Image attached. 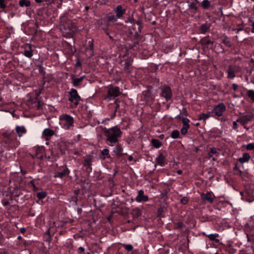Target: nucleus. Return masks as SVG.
I'll return each mask as SVG.
<instances>
[{"mask_svg": "<svg viewBox=\"0 0 254 254\" xmlns=\"http://www.w3.org/2000/svg\"><path fill=\"white\" fill-rule=\"evenodd\" d=\"M104 132L106 137V141L108 144L111 146L114 145L118 142V138L121 136L122 132L121 129L117 126L109 128H105Z\"/></svg>", "mask_w": 254, "mask_h": 254, "instance_id": "obj_1", "label": "nucleus"}, {"mask_svg": "<svg viewBox=\"0 0 254 254\" xmlns=\"http://www.w3.org/2000/svg\"><path fill=\"white\" fill-rule=\"evenodd\" d=\"M60 29L64 32L69 34L74 32L76 30L74 25L71 23V21L68 19L65 16L61 17Z\"/></svg>", "mask_w": 254, "mask_h": 254, "instance_id": "obj_2", "label": "nucleus"}, {"mask_svg": "<svg viewBox=\"0 0 254 254\" xmlns=\"http://www.w3.org/2000/svg\"><path fill=\"white\" fill-rule=\"evenodd\" d=\"M4 136L6 138V142L11 147L16 148L20 142L17 140L15 133L13 130L7 131L4 133Z\"/></svg>", "mask_w": 254, "mask_h": 254, "instance_id": "obj_3", "label": "nucleus"}, {"mask_svg": "<svg viewBox=\"0 0 254 254\" xmlns=\"http://www.w3.org/2000/svg\"><path fill=\"white\" fill-rule=\"evenodd\" d=\"M60 124L64 129H68L73 125V118L67 114H63L60 117Z\"/></svg>", "mask_w": 254, "mask_h": 254, "instance_id": "obj_4", "label": "nucleus"}, {"mask_svg": "<svg viewBox=\"0 0 254 254\" xmlns=\"http://www.w3.org/2000/svg\"><path fill=\"white\" fill-rule=\"evenodd\" d=\"M68 101L72 104V107H76L81 100L77 90L74 88H71L68 92Z\"/></svg>", "mask_w": 254, "mask_h": 254, "instance_id": "obj_5", "label": "nucleus"}, {"mask_svg": "<svg viewBox=\"0 0 254 254\" xmlns=\"http://www.w3.org/2000/svg\"><path fill=\"white\" fill-rule=\"evenodd\" d=\"M121 94L120 88L118 87H111L108 88L107 95L106 99L111 100L119 96Z\"/></svg>", "mask_w": 254, "mask_h": 254, "instance_id": "obj_6", "label": "nucleus"}, {"mask_svg": "<svg viewBox=\"0 0 254 254\" xmlns=\"http://www.w3.org/2000/svg\"><path fill=\"white\" fill-rule=\"evenodd\" d=\"M254 118L253 114H247L241 116L237 120V122L240 123L246 128L245 125L249 122L251 121Z\"/></svg>", "mask_w": 254, "mask_h": 254, "instance_id": "obj_7", "label": "nucleus"}, {"mask_svg": "<svg viewBox=\"0 0 254 254\" xmlns=\"http://www.w3.org/2000/svg\"><path fill=\"white\" fill-rule=\"evenodd\" d=\"M21 48L23 49L22 53L25 57L31 58L33 56V53L31 44L28 43L25 44Z\"/></svg>", "mask_w": 254, "mask_h": 254, "instance_id": "obj_8", "label": "nucleus"}, {"mask_svg": "<svg viewBox=\"0 0 254 254\" xmlns=\"http://www.w3.org/2000/svg\"><path fill=\"white\" fill-rule=\"evenodd\" d=\"M225 110L226 107L224 103H222L214 107L212 110V113H214L218 117H220L223 115Z\"/></svg>", "mask_w": 254, "mask_h": 254, "instance_id": "obj_9", "label": "nucleus"}, {"mask_svg": "<svg viewBox=\"0 0 254 254\" xmlns=\"http://www.w3.org/2000/svg\"><path fill=\"white\" fill-rule=\"evenodd\" d=\"M161 96L164 97L166 100L170 99L172 97V91L168 86H165L162 88Z\"/></svg>", "mask_w": 254, "mask_h": 254, "instance_id": "obj_10", "label": "nucleus"}, {"mask_svg": "<svg viewBox=\"0 0 254 254\" xmlns=\"http://www.w3.org/2000/svg\"><path fill=\"white\" fill-rule=\"evenodd\" d=\"M155 161L160 166H164L167 163L166 157L162 153H160L157 156Z\"/></svg>", "mask_w": 254, "mask_h": 254, "instance_id": "obj_11", "label": "nucleus"}, {"mask_svg": "<svg viewBox=\"0 0 254 254\" xmlns=\"http://www.w3.org/2000/svg\"><path fill=\"white\" fill-rule=\"evenodd\" d=\"M201 198L203 202H208L210 203L213 202V197L212 192H208L206 193H201Z\"/></svg>", "mask_w": 254, "mask_h": 254, "instance_id": "obj_12", "label": "nucleus"}, {"mask_svg": "<svg viewBox=\"0 0 254 254\" xmlns=\"http://www.w3.org/2000/svg\"><path fill=\"white\" fill-rule=\"evenodd\" d=\"M135 200L138 202H146L148 200V197L144 194V191L142 190L138 191V195L135 198Z\"/></svg>", "mask_w": 254, "mask_h": 254, "instance_id": "obj_13", "label": "nucleus"}, {"mask_svg": "<svg viewBox=\"0 0 254 254\" xmlns=\"http://www.w3.org/2000/svg\"><path fill=\"white\" fill-rule=\"evenodd\" d=\"M238 71L236 66H229L227 70V78L233 79L235 77V73Z\"/></svg>", "mask_w": 254, "mask_h": 254, "instance_id": "obj_14", "label": "nucleus"}, {"mask_svg": "<svg viewBox=\"0 0 254 254\" xmlns=\"http://www.w3.org/2000/svg\"><path fill=\"white\" fill-rule=\"evenodd\" d=\"M114 11L116 14V16L118 18H121L125 13V9L123 8L121 5H118L114 9Z\"/></svg>", "mask_w": 254, "mask_h": 254, "instance_id": "obj_15", "label": "nucleus"}, {"mask_svg": "<svg viewBox=\"0 0 254 254\" xmlns=\"http://www.w3.org/2000/svg\"><path fill=\"white\" fill-rule=\"evenodd\" d=\"M69 173V170L66 167H64L63 169L61 172H56L54 175L55 178H62L66 175H68Z\"/></svg>", "mask_w": 254, "mask_h": 254, "instance_id": "obj_16", "label": "nucleus"}, {"mask_svg": "<svg viewBox=\"0 0 254 254\" xmlns=\"http://www.w3.org/2000/svg\"><path fill=\"white\" fill-rule=\"evenodd\" d=\"M15 131L18 136L21 137L24 134H25L27 132V130L24 126H17L15 127Z\"/></svg>", "mask_w": 254, "mask_h": 254, "instance_id": "obj_17", "label": "nucleus"}, {"mask_svg": "<svg viewBox=\"0 0 254 254\" xmlns=\"http://www.w3.org/2000/svg\"><path fill=\"white\" fill-rule=\"evenodd\" d=\"M123 148L121 144H118L114 149V152L118 156L126 155L127 153H123Z\"/></svg>", "mask_w": 254, "mask_h": 254, "instance_id": "obj_18", "label": "nucleus"}, {"mask_svg": "<svg viewBox=\"0 0 254 254\" xmlns=\"http://www.w3.org/2000/svg\"><path fill=\"white\" fill-rule=\"evenodd\" d=\"M43 135L45 137L46 140H48L54 134V131L50 128H46L43 131Z\"/></svg>", "mask_w": 254, "mask_h": 254, "instance_id": "obj_19", "label": "nucleus"}, {"mask_svg": "<svg viewBox=\"0 0 254 254\" xmlns=\"http://www.w3.org/2000/svg\"><path fill=\"white\" fill-rule=\"evenodd\" d=\"M251 158V156L248 153H245L243 154V156L241 157H240L238 159L239 161L241 163H247L249 161Z\"/></svg>", "mask_w": 254, "mask_h": 254, "instance_id": "obj_20", "label": "nucleus"}, {"mask_svg": "<svg viewBox=\"0 0 254 254\" xmlns=\"http://www.w3.org/2000/svg\"><path fill=\"white\" fill-rule=\"evenodd\" d=\"M85 78V75H82L79 78L72 77V84L74 87H77L80 83Z\"/></svg>", "mask_w": 254, "mask_h": 254, "instance_id": "obj_21", "label": "nucleus"}, {"mask_svg": "<svg viewBox=\"0 0 254 254\" xmlns=\"http://www.w3.org/2000/svg\"><path fill=\"white\" fill-rule=\"evenodd\" d=\"M206 236L210 241H215L216 243L219 242V240L217 239L219 237V234L217 233L206 235Z\"/></svg>", "mask_w": 254, "mask_h": 254, "instance_id": "obj_22", "label": "nucleus"}, {"mask_svg": "<svg viewBox=\"0 0 254 254\" xmlns=\"http://www.w3.org/2000/svg\"><path fill=\"white\" fill-rule=\"evenodd\" d=\"M59 149L60 150L61 153H65V151L67 150V147L64 142H61L59 143Z\"/></svg>", "mask_w": 254, "mask_h": 254, "instance_id": "obj_23", "label": "nucleus"}, {"mask_svg": "<svg viewBox=\"0 0 254 254\" xmlns=\"http://www.w3.org/2000/svg\"><path fill=\"white\" fill-rule=\"evenodd\" d=\"M190 120L189 119L186 118H183L182 119V123H183V128L186 129L188 130V129L190 128L189 125Z\"/></svg>", "mask_w": 254, "mask_h": 254, "instance_id": "obj_24", "label": "nucleus"}, {"mask_svg": "<svg viewBox=\"0 0 254 254\" xmlns=\"http://www.w3.org/2000/svg\"><path fill=\"white\" fill-rule=\"evenodd\" d=\"M132 214L134 217H138L141 215V211L139 208L136 207L132 209Z\"/></svg>", "mask_w": 254, "mask_h": 254, "instance_id": "obj_25", "label": "nucleus"}, {"mask_svg": "<svg viewBox=\"0 0 254 254\" xmlns=\"http://www.w3.org/2000/svg\"><path fill=\"white\" fill-rule=\"evenodd\" d=\"M19 4L21 7H28L30 5V1L28 0H20Z\"/></svg>", "mask_w": 254, "mask_h": 254, "instance_id": "obj_26", "label": "nucleus"}, {"mask_svg": "<svg viewBox=\"0 0 254 254\" xmlns=\"http://www.w3.org/2000/svg\"><path fill=\"white\" fill-rule=\"evenodd\" d=\"M210 113H209L208 114L201 113L199 115L198 119L199 120H203L205 121L206 120L208 119L210 117Z\"/></svg>", "mask_w": 254, "mask_h": 254, "instance_id": "obj_27", "label": "nucleus"}, {"mask_svg": "<svg viewBox=\"0 0 254 254\" xmlns=\"http://www.w3.org/2000/svg\"><path fill=\"white\" fill-rule=\"evenodd\" d=\"M151 143H152L153 146L156 148H158L161 146V142L158 139H152Z\"/></svg>", "mask_w": 254, "mask_h": 254, "instance_id": "obj_28", "label": "nucleus"}, {"mask_svg": "<svg viewBox=\"0 0 254 254\" xmlns=\"http://www.w3.org/2000/svg\"><path fill=\"white\" fill-rule=\"evenodd\" d=\"M201 6L204 9H207L210 5V2L208 0H203L201 2Z\"/></svg>", "mask_w": 254, "mask_h": 254, "instance_id": "obj_29", "label": "nucleus"}, {"mask_svg": "<svg viewBox=\"0 0 254 254\" xmlns=\"http://www.w3.org/2000/svg\"><path fill=\"white\" fill-rule=\"evenodd\" d=\"M247 96L254 102V90L250 89L247 91Z\"/></svg>", "mask_w": 254, "mask_h": 254, "instance_id": "obj_30", "label": "nucleus"}, {"mask_svg": "<svg viewBox=\"0 0 254 254\" xmlns=\"http://www.w3.org/2000/svg\"><path fill=\"white\" fill-rule=\"evenodd\" d=\"M107 20L108 21H112L113 22H115L117 20V16H115L114 15H113V14L112 13H109L108 15H107Z\"/></svg>", "mask_w": 254, "mask_h": 254, "instance_id": "obj_31", "label": "nucleus"}, {"mask_svg": "<svg viewBox=\"0 0 254 254\" xmlns=\"http://www.w3.org/2000/svg\"><path fill=\"white\" fill-rule=\"evenodd\" d=\"M102 155L104 156V158H110V155H109V150L106 148H104L101 152Z\"/></svg>", "mask_w": 254, "mask_h": 254, "instance_id": "obj_32", "label": "nucleus"}, {"mask_svg": "<svg viewBox=\"0 0 254 254\" xmlns=\"http://www.w3.org/2000/svg\"><path fill=\"white\" fill-rule=\"evenodd\" d=\"M180 136V132L178 130H175L173 131L171 134V137L172 138H178Z\"/></svg>", "mask_w": 254, "mask_h": 254, "instance_id": "obj_33", "label": "nucleus"}, {"mask_svg": "<svg viewBox=\"0 0 254 254\" xmlns=\"http://www.w3.org/2000/svg\"><path fill=\"white\" fill-rule=\"evenodd\" d=\"M209 27L207 24H203L201 26L200 30L202 33H205L209 29Z\"/></svg>", "mask_w": 254, "mask_h": 254, "instance_id": "obj_34", "label": "nucleus"}, {"mask_svg": "<svg viewBox=\"0 0 254 254\" xmlns=\"http://www.w3.org/2000/svg\"><path fill=\"white\" fill-rule=\"evenodd\" d=\"M84 166H87L89 169H91L90 166L91 165V160L89 158H86L84 160L83 163Z\"/></svg>", "mask_w": 254, "mask_h": 254, "instance_id": "obj_35", "label": "nucleus"}, {"mask_svg": "<svg viewBox=\"0 0 254 254\" xmlns=\"http://www.w3.org/2000/svg\"><path fill=\"white\" fill-rule=\"evenodd\" d=\"M130 62L128 60H126V62L125 63V66H124V70L127 71V72H129V67L130 65Z\"/></svg>", "mask_w": 254, "mask_h": 254, "instance_id": "obj_36", "label": "nucleus"}, {"mask_svg": "<svg viewBox=\"0 0 254 254\" xmlns=\"http://www.w3.org/2000/svg\"><path fill=\"white\" fill-rule=\"evenodd\" d=\"M46 196V193L45 191L39 192L37 193V196L39 199L44 198Z\"/></svg>", "mask_w": 254, "mask_h": 254, "instance_id": "obj_37", "label": "nucleus"}, {"mask_svg": "<svg viewBox=\"0 0 254 254\" xmlns=\"http://www.w3.org/2000/svg\"><path fill=\"white\" fill-rule=\"evenodd\" d=\"M246 149L249 150H254V143H248L245 146Z\"/></svg>", "mask_w": 254, "mask_h": 254, "instance_id": "obj_38", "label": "nucleus"}, {"mask_svg": "<svg viewBox=\"0 0 254 254\" xmlns=\"http://www.w3.org/2000/svg\"><path fill=\"white\" fill-rule=\"evenodd\" d=\"M189 7L190 8L193 10L194 12H196L197 10V7L196 4L193 2H191L190 4H189Z\"/></svg>", "mask_w": 254, "mask_h": 254, "instance_id": "obj_39", "label": "nucleus"}, {"mask_svg": "<svg viewBox=\"0 0 254 254\" xmlns=\"http://www.w3.org/2000/svg\"><path fill=\"white\" fill-rule=\"evenodd\" d=\"M123 246L127 251H131L133 249V247L131 244H124Z\"/></svg>", "mask_w": 254, "mask_h": 254, "instance_id": "obj_40", "label": "nucleus"}, {"mask_svg": "<svg viewBox=\"0 0 254 254\" xmlns=\"http://www.w3.org/2000/svg\"><path fill=\"white\" fill-rule=\"evenodd\" d=\"M209 152H210V154H215L216 156H218L219 155V153L217 151L216 149L215 148H214V147L210 148V150H209Z\"/></svg>", "mask_w": 254, "mask_h": 254, "instance_id": "obj_41", "label": "nucleus"}, {"mask_svg": "<svg viewBox=\"0 0 254 254\" xmlns=\"http://www.w3.org/2000/svg\"><path fill=\"white\" fill-rule=\"evenodd\" d=\"M4 2L5 0H0V7L1 8H4L6 7Z\"/></svg>", "mask_w": 254, "mask_h": 254, "instance_id": "obj_42", "label": "nucleus"}, {"mask_svg": "<svg viewBox=\"0 0 254 254\" xmlns=\"http://www.w3.org/2000/svg\"><path fill=\"white\" fill-rule=\"evenodd\" d=\"M188 201V199L186 197H183L181 199V202L182 204H186L187 203Z\"/></svg>", "mask_w": 254, "mask_h": 254, "instance_id": "obj_43", "label": "nucleus"}, {"mask_svg": "<svg viewBox=\"0 0 254 254\" xmlns=\"http://www.w3.org/2000/svg\"><path fill=\"white\" fill-rule=\"evenodd\" d=\"M238 122H237V120L236 121L233 122V129H234V130L237 129V128L238 127V124H237Z\"/></svg>", "mask_w": 254, "mask_h": 254, "instance_id": "obj_44", "label": "nucleus"}, {"mask_svg": "<svg viewBox=\"0 0 254 254\" xmlns=\"http://www.w3.org/2000/svg\"><path fill=\"white\" fill-rule=\"evenodd\" d=\"M1 202L3 206H7V205H9V202L8 201L4 200V199H2L1 200Z\"/></svg>", "mask_w": 254, "mask_h": 254, "instance_id": "obj_45", "label": "nucleus"}, {"mask_svg": "<svg viewBox=\"0 0 254 254\" xmlns=\"http://www.w3.org/2000/svg\"><path fill=\"white\" fill-rule=\"evenodd\" d=\"M187 132L188 130L183 127L181 129V133L182 135H186Z\"/></svg>", "mask_w": 254, "mask_h": 254, "instance_id": "obj_46", "label": "nucleus"}, {"mask_svg": "<svg viewBox=\"0 0 254 254\" xmlns=\"http://www.w3.org/2000/svg\"><path fill=\"white\" fill-rule=\"evenodd\" d=\"M84 251V249L82 247H79L78 249V252L79 254H81Z\"/></svg>", "mask_w": 254, "mask_h": 254, "instance_id": "obj_47", "label": "nucleus"}, {"mask_svg": "<svg viewBox=\"0 0 254 254\" xmlns=\"http://www.w3.org/2000/svg\"><path fill=\"white\" fill-rule=\"evenodd\" d=\"M223 43H224L226 45H227L228 46H230V42L228 40H223Z\"/></svg>", "mask_w": 254, "mask_h": 254, "instance_id": "obj_48", "label": "nucleus"}, {"mask_svg": "<svg viewBox=\"0 0 254 254\" xmlns=\"http://www.w3.org/2000/svg\"><path fill=\"white\" fill-rule=\"evenodd\" d=\"M238 87V85L236 84V83H233L232 84V88L235 91H236L237 90Z\"/></svg>", "mask_w": 254, "mask_h": 254, "instance_id": "obj_49", "label": "nucleus"}, {"mask_svg": "<svg viewBox=\"0 0 254 254\" xmlns=\"http://www.w3.org/2000/svg\"><path fill=\"white\" fill-rule=\"evenodd\" d=\"M177 173L179 175H181L182 174V171L181 170L177 171Z\"/></svg>", "mask_w": 254, "mask_h": 254, "instance_id": "obj_50", "label": "nucleus"}, {"mask_svg": "<svg viewBox=\"0 0 254 254\" xmlns=\"http://www.w3.org/2000/svg\"><path fill=\"white\" fill-rule=\"evenodd\" d=\"M25 231V228H21L20 229V232H21V233H24Z\"/></svg>", "mask_w": 254, "mask_h": 254, "instance_id": "obj_51", "label": "nucleus"}, {"mask_svg": "<svg viewBox=\"0 0 254 254\" xmlns=\"http://www.w3.org/2000/svg\"><path fill=\"white\" fill-rule=\"evenodd\" d=\"M206 44L207 45H209V44H213V42L211 41H207V42H206Z\"/></svg>", "mask_w": 254, "mask_h": 254, "instance_id": "obj_52", "label": "nucleus"}, {"mask_svg": "<svg viewBox=\"0 0 254 254\" xmlns=\"http://www.w3.org/2000/svg\"><path fill=\"white\" fill-rule=\"evenodd\" d=\"M90 49H91V50H93V45L92 43H91V44H90Z\"/></svg>", "mask_w": 254, "mask_h": 254, "instance_id": "obj_53", "label": "nucleus"}, {"mask_svg": "<svg viewBox=\"0 0 254 254\" xmlns=\"http://www.w3.org/2000/svg\"><path fill=\"white\" fill-rule=\"evenodd\" d=\"M132 159H133V157L132 156H129L128 157V160L129 161H131V160H132Z\"/></svg>", "mask_w": 254, "mask_h": 254, "instance_id": "obj_54", "label": "nucleus"}, {"mask_svg": "<svg viewBox=\"0 0 254 254\" xmlns=\"http://www.w3.org/2000/svg\"><path fill=\"white\" fill-rule=\"evenodd\" d=\"M38 3H41L43 1V0H35Z\"/></svg>", "mask_w": 254, "mask_h": 254, "instance_id": "obj_55", "label": "nucleus"}, {"mask_svg": "<svg viewBox=\"0 0 254 254\" xmlns=\"http://www.w3.org/2000/svg\"><path fill=\"white\" fill-rule=\"evenodd\" d=\"M251 32L252 33H254V26H252V30H251Z\"/></svg>", "mask_w": 254, "mask_h": 254, "instance_id": "obj_56", "label": "nucleus"}, {"mask_svg": "<svg viewBox=\"0 0 254 254\" xmlns=\"http://www.w3.org/2000/svg\"><path fill=\"white\" fill-rule=\"evenodd\" d=\"M212 154H210V152H209V158L210 159V158H212Z\"/></svg>", "mask_w": 254, "mask_h": 254, "instance_id": "obj_57", "label": "nucleus"}, {"mask_svg": "<svg viewBox=\"0 0 254 254\" xmlns=\"http://www.w3.org/2000/svg\"><path fill=\"white\" fill-rule=\"evenodd\" d=\"M233 96L234 98H237L238 97V95H237L236 94H233Z\"/></svg>", "mask_w": 254, "mask_h": 254, "instance_id": "obj_58", "label": "nucleus"}, {"mask_svg": "<svg viewBox=\"0 0 254 254\" xmlns=\"http://www.w3.org/2000/svg\"><path fill=\"white\" fill-rule=\"evenodd\" d=\"M119 107V105L118 104H117L116 107V110H117Z\"/></svg>", "mask_w": 254, "mask_h": 254, "instance_id": "obj_59", "label": "nucleus"}, {"mask_svg": "<svg viewBox=\"0 0 254 254\" xmlns=\"http://www.w3.org/2000/svg\"><path fill=\"white\" fill-rule=\"evenodd\" d=\"M182 225H183V224H182V223H180V224H179V227H182Z\"/></svg>", "mask_w": 254, "mask_h": 254, "instance_id": "obj_60", "label": "nucleus"}, {"mask_svg": "<svg viewBox=\"0 0 254 254\" xmlns=\"http://www.w3.org/2000/svg\"><path fill=\"white\" fill-rule=\"evenodd\" d=\"M211 159H212V160L213 161H215L216 160V159L214 157H212Z\"/></svg>", "mask_w": 254, "mask_h": 254, "instance_id": "obj_61", "label": "nucleus"}, {"mask_svg": "<svg viewBox=\"0 0 254 254\" xmlns=\"http://www.w3.org/2000/svg\"><path fill=\"white\" fill-rule=\"evenodd\" d=\"M238 171H239V172L240 173V174L241 173V171H240V170H238Z\"/></svg>", "mask_w": 254, "mask_h": 254, "instance_id": "obj_62", "label": "nucleus"}, {"mask_svg": "<svg viewBox=\"0 0 254 254\" xmlns=\"http://www.w3.org/2000/svg\"><path fill=\"white\" fill-rule=\"evenodd\" d=\"M21 236H18V238L19 239H21Z\"/></svg>", "mask_w": 254, "mask_h": 254, "instance_id": "obj_63", "label": "nucleus"}, {"mask_svg": "<svg viewBox=\"0 0 254 254\" xmlns=\"http://www.w3.org/2000/svg\"><path fill=\"white\" fill-rule=\"evenodd\" d=\"M252 26H254V21L252 23Z\"/></svg>", "mask_w": 254, "mask_h": 254, "instance_id": "obj_64", "label": "nucleus"}]
</instances>
